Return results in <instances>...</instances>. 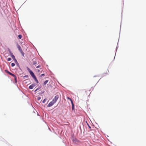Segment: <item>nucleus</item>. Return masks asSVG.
Segmentation results:
<instances>
[{
  "label": "nucleus",
  "instance_id": "obj_13",
  "mask_svg": "<svg viewBox=\"0 0 146 146\" xmlns=\"http://www.w3.org/2000/svg\"><path fill=\"white\" fill-rule=\"evenodd\" d=\"M37 63V62H36V61H33V64L34 65H35Z\"/></svg>",
  "mask_w": 146,
  "mask_h": 146
},
{
  "label": "nucleus",
  "instance_id": "obj_10",
  "mask_svg": "<svg viewBox=\"0 0 146 146\" xmlns=\"http://www.w3.org/2000/svg\"><path fill=\"white\" fill-rule=\"evenodd\" d=\"M35 80V81L37 83H38V80H37V79L36 78V77H35V78H33Z\"/></svg>",
  "mask_w": 146,
  "mask_h": 146
},
{
  "label": "nucleus",
  "instance_id": "obj_3",
  "mask_svg": "<svg viewBox=\"0 0 146 146\" xmlns=\"http://www.w3.org/2000/svg\"><path fill=\"white\" fill-rule=\"evenodd\" d=\"M59 98V96L58 95H56L54 98L53 99L52 101H54L55 103L56 102L57 100Z\"/></svg>",
  "mask_w": 146,
  "mask_h": 146
},
{
  "label": "nucleus",
  "instance_id": "obj_8",
  "mask_svg": "<svg viewBox=\"0 0 146 146\" xmlns=\"http://www.w3.org/2000/svg\"><path fill=\"white\" fill-rule=\"evenodd\" d=\"M67 99L69 100L70 101L71 103H72V102H73L72 100L70 98H69V97H67Z\"/></svg>",
  "mask_w": 146,
  "mask_h": 146
},
{
  "label": "nucleus",
  "instance_id": "obj_23",
  "mask_svg": "<svg viewBox=\"0 0 146 146\" xmlns=\"http://www.w3.org/2000/svg\"><path fill=\"white\" fill-rule=\"evenodd\" d=\"M88 125V126L89 128L90 129L91 128L90 126V125Z\"/></svg>",
  "mask_w": 146,
  "mask_h": 146
},
{
  "label": "nucleus",
  "instance_id": "obj_15",
  "mask_svg": "<svg viewBox=\"0 0 146 146\" xmlns=\"http://www.w3.org/2000/svg\"><path fill=\"white\" fill-rule=\"evenodd\" d=\"M15 65V64L14 63H12L11 64V65L12 67H13Z\"/></svg>",
  "mask_w": 146,
  "mask_h": 146
},
{
  "label": "nucleus",
  "instance_id": "obj_20",
  "mask_svg": "<svg viewBox=\"0 0 146 146\" xmlns=\"http://www.w3.org/2000/svg\"><path fill=\"white\" fill-rule=\"evenodd\" d=\"M40 65H38V66H37L36 67V68H40Z\"/></svg>",
  "mask_w": 146,
  "mask_h": 146
},
{
  "label": "nucleus",
  "instance_id": "obj_17",
  "mask_svg": "<svg viewBox=\"0 0 146 146\" xmlns=\"http://www.w3.org/2000/svg\"><path fill=\"white\" fill-rule=\"evenodd\" d=\"M10 75H11V76H13V77H15V75L11 73V74H10Z\"/></svg>",
  "mask_w": 146,
  "mask_h": 146
},
{
  "label": "nucleus",
  "instance_id": "obj_7",
  "mask_svg": "<svg viewBox=\"0 0 146 146\" xmlns=\"http://www.w3.org/2000/svg\"><path fill=\"white\" fill-rule=\"evenodd\" d=\"M11 56L12 58L14 60L15 59V58L13 54L12 53H11Z\"/></svg>",
  "mask_w": 146,
  "mask_h": 146
},
{
  "label": "nucleus",
  "instance_id": "obj_9",
  "mask_svg": "<svg viewBox=\"0 0 146 146\" xmlns=\"http://www.w3.org/2000/svg\"><path fill=\"white\" fill-rule=\"evenodd\" d=\"M5 72L8 73V74H11V73L10 72H9L7 70H5Z\"/></svg>",
  "mask_w": 146,
  "mask_h": 146
},
{
  "label": "nucleus",
  "instance_id": "obj_14",
  "mask_svg": "<svg viewBox=\"0 0 146 146\" xmlns=\"http://www.w3.org/2000/svg\"><path fill=\"white\" fill-rule=\"evenodd\" d=\"M19 38V39H21L22 38V36L21 35H19L18 36Z\"/></svg>",
  "mask_w": 146,
  "mask_h": 146
},
{
  "label": "nucleus",
  "instance_id": "obj_24",
  "mask_svg": "<svg viewBox=\"0 0 146 146\" xmlns=\"http://www.w3.org/2000/svg\"><path fill=\"white\" fill-rule=\"evenodd\" d=\"M37 90H38V89H36L35 90V91H36Z\"/></svg>",
  "mask_w": 146,
  "mask_h": 146
},
{
  "label": "nucleus",
  "instance_id": "obj_6",
  "mask_svg": "<svg viewBox=\"0 0 146 146\" xmlns=\"http://www.w3.org/2000/svg\"><path fill=\"white\" fill-rule=\"evenodd\" d=\"M71 104H72V110H73L74 109V105L73 102H72V103H71Z\"/></svg>",
  "mask_w": 146,
  "mask_h": 146
},
{
  "label": "nucleus",
  "instance_id": "obj_11",
  "mask_svg": "<svg viewBox=\"0 0 146 146\" xmlns=\"http://www.w3.org/2000/svg\"><path fill=\"white\" fill-rule=\"evenodd\" d=\"M48 80H46L44 83V85H46L48 82Z\"/></svg>",
  "mask_w": 146,
  "mask_h": 146
},
{
  "label": "nucleus",
  "instance_id": "obj_5",
  "mask_svg": "<svg viewBox=\"0 0 146 146\" xmlns=\"http://www.w3.org/2000/svg\"><path fill=\"white\" fill-rule=\"evenodd\" d=\"M35 86V85L34 84H32L29 86V88L30 89H32L33 88V87H34Z\"/></svg>",
  "mask_w": 146,
  "mask_h": 146
},
{
  "label": "nucleus",
  "instance_id": "obj_12",
  "mask_svg": "<svg viewBox=\"0 0 146 146\" xmlns=\"http://www.w3.org/2000/svg\"><path fill=\"white\" fill-rule=\"evenodd\" d=\"M14 77V80H15V82H17V77H16V76H15V77Z\"/></svg>",
  "mask_w": 146,
  "mask_h": 146
},
{
  "label": "nucleus",
  "instance_id": "obj_16",
  "mask_svg": "<svg viewBox=\"0 0 146 146\" xmlns=\"http://www.w3.org/2000/svg\"><path fill=\"white\" fill-rule=\"evenodd\" d=\"M40 99H41V97H40L38 96L37 97V100H40Z\"/></svg>",
  "mask_w": 146,
  "mask_h": 146
},
{
  "label": "nucleus",
  "instance_id": "obj_1",
  "mask_svg": "<svg viewBox=\"0 0 146 146\" xmlns=\"http://www.w3.org/2000/svg\"><path fill=\"white\" fill-rule=\"evenodd\" d=\"M17 48H18L19 50L20 51V52L22 54V55L23 56H24V53L23 52L22 49L21 48V46L19 44H17Z\"/></svg>",
  "mask_w": 146,
  "mask_h": 146
},
{
  "label": "nucleus",
  "instance_id": "obj_22",
  "mask_svg": "<svg viewBox=\"0 0 146 146\" xmlns=\"http://www.w3.org/2000/svg\"><path fill=\"white\" fill-rule=\"evenodd\" d=\"M14 60L16 62H17V61L16 60V59H15H15H14Z\"/></svg>",
  "mask_w": 146,
  "mask_h": 146
},
{
  "label": "nucleus",
  "instance_id": "obj_4",
  "mask_svg": "<svg viewBox=\"0 0 146 146\" xmlns=\"http://www.w3.org/2000/svg\"><path fill=\"white\" fill-rule=\"evenodd\" d=\"M55 103L52 100L51 102L49 103V104L48 105L47 107H51L52 105H53Z\"/></svg>",
  "mask_w": 146,
  "mask_h": 146
},
{
  "label": "nucleus",
  "instance_id": "obj_19",
  "mask_svg": "<svg viewBox=\"0 0 146 146\" xmlns=\"http://www.w3.org/2000/svg\"><path fill=\"white\" fill-rule=\"evenodd\" d=\"M46 101V99H44L42 101V102L43 103H44L45 101Z\"/></svg>",
  "mask_w": 146,
  "mask_h": 146
},
{
  "label": "nucleus",
  "instance_id": "obj_21",
  "mask_svg": "<svg viewBox=\"0 0 146 146\" xmlns=\"http://www.w3.org/2000/svg\"><path fill=\"white\" fill-rule=\"evenodd\" d=\"M44 74H41V75H40V77H42V76H44Z\"/></svg>",
  "mask_w": 146,
  "mask_h": 146
},
{
  "label": "nucleus",
  "instance_id": "obj_2",
  "mask_svg": "<svg viewBox=\"0 0 146 146\" xmlns=\"http://www.w3.org/2000/svg\"><path fill=\"white\" fill-rule=\"evenodd\" d=\"M27 70L29 72L30 74L31 75V76L34 78L35 77L33 72L28 68H27Z\"/></svg>",
  "mask_w": 146,
  "mask_h": 146
},
{
  "label": "nucleus",
  "instance_id": "obj_18",
  "mask_svg": "<svg viewBox=\"0 0 146 146\" xmlns=\"http://www.w3.org/2000/svg\"><path fill=\"white\" fill-rule=\"evenodd\" d=\"M11 60V58H7V60L8 61H10Z\"/></svg>",
  "mask_w": 146,
  "mask_h": 146
}]
</instances>
